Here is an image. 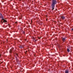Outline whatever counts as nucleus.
<instances>
[{
    "mask_svg": "<svg viewBox=\"0 0 73 73\" xmlns=\"http://www.w3.org/2000/svg\"><path fill=\"white\" fill-rule=\"evenodd\" d=\"M15 23V24H17V22H16Z\"/></svg>",
    "mask_w": 73,
    "mask_h": 73,
    "instance_id": "nucleus-9",
    "label": "nucleus"
},
{
    "mask_svg": "<svg viewBox=\"0 0 73 73\" xmlns=\"http://www.w3.org/2000/svg\"><path fill=\"white\" fill-rule=\"evenodd\" d=\"M16 55L17 56H18V54H16Z\"/></svg>",
    "mask_w": 73,
    "mask_h": 73,
    "instance_id": "nucleus-10",
    "label": "nucleus"
},
{
    "mask_svg": "<svg viewBox=\"0 0 73 73\" xmlns=\"http://www.w3.org/2000/svg\"><path fill=\"white\" fill-rule=\"evenodd\" d=\"M0 18L3 19V16L1 13H0Z\"/></svg>",
    "mask_w": 73,
    "mask_h": 73,
    "instance_id": "nucleus-3",
    "label": "nucleus"
},
{
    "mask_svg": "<svg viewBox=\"0 0 73 73\" xmlns=\"http://www.w3.org/2000/svg\"><path fill=\"white\" fill-rule=\"evenodd\" d=\"M1 56V55H0V56Z\"/></svg>",
    "mask_w": 73,
    "mask_h": 73,
    "instance_id": "nucleus-14",
    "label": "nucleus"
},
{
    "mask_svg": "<svg viewBox=\"0 0 73 73\" xmlns=\"http://www.w3.org/2000/svg\"><path fill=\"white\" fill-rule=\"evenodd\" d=\"M67 51L68 52H70V50H69V49L67 48Z\"/></svg>",
    "mask_w": 73,
    "mask_h": 73,
    "instance_id": "nucleus-7",
    "label": "nucleus"
},
{
    "mask_svg": "<svg viewBox=\"0 0 73 73\" xmlns=\"http://www.w3.org/2000/svg\"><path fill=\"white\" fill-rule=\"evenodd\" d=\"M65 38H63L62 39V40L63 41H65Z\"/></svg>",
    "mask_w": 73,
    "mask_h": 73,
    "instance_id": "nucleus-8",
    "label": "nucleus"
},
{
    "mask_svg": "<svg viewBox=\"0 0 73 73\" xmlns=\"http://www.w3.org/2000/svg\"><path fill=\"white\" fill-rule=\"evenodd\" d=\"M72 31H73V29H72Z\"/></svg>",
    "mask_w": 73,
    "mask_h": 73,
    "instance_id": "nucleus-12",
    "label": "nucleus"
},
{
    "mask_svg": "<svg viewBox=\"0 0 73 73\" xmlns=\"http://www.w3.org/2000/svg\"><path fill=\"white\" fill-rule=\"evenodd\" d=\"M13 49H14L13 48H12V49H13Z\"/></svg>",
    "mask_w": 73,
    "mask_h": 73,
    "instance_id": "nucleus-13",
    "label": "nucleus"
},
{
    "mask_svg": "<svg viewBox=\"0 0 73 73\" xmlns=\"http://www.w3.org/2000/svg\"><path fill=\"white\" fill-rule=\"evenodd\" d=\"M1 23H7V20H5L4 19H3L1 21Z\"/></svg>",
    "mask_w": 73,
    "mask_h": 73,
    "instance_id": "nucleus-2",
    "label": "nucleus"
},
{
    "mask_svg": "<svg viewBox=\"0 0 73 73\" xmlns=\"http://www.w3.org/2000/svg\"><path fill=\"white\" fill-rule=\"evenodd\" d=\"M1 63L2 64L3 63V62H2Z\"/></svg>",
    "mask_w": 73,
    "mask_h": 73,
    "instance_id": "nucleus-15",
    "label": "nucleus"
},
{
    "mask_svg": "<svg viewBox=\"0 0 73 73\" xmlns=\"http://www.w3.org/2000/svg\"><path fill=\"white\" fill-rule=\"evenodd\" d=\"M61 18L62 19V20H64V19H65V17L63 16H61Z\"/></svg>",
    "mask_w": 73,
    "mask_h": 73,
    "instance_id": "nucleus-4",
    "label": "nucleus"
},
{
    "mask_svg": "<svg viewBox=\"0 0 73 73\" xmlns=\"http://www.w3.org/2000/svg\"><path fill=\"white\" fill-rule=\"evenodd\" d=\"M57 4L56 0H52L51 4V10L53 11L55 7V5Z\"/></svg>",
    "mask_w": 73,
    "mask_h": 73,
    "instance_id": "nucleus-1",
    "label": "nucleus"
},
{
    "mask_svg": "<svg viewBox=\"0 0 73 73\" xmlns=\"http://www.w3.org/2000/svg\"><path fill=\"white\" fill-rule=\"evenodd\" d=\"M65 73H69V70H67L65 71Z\"/></svg>",
    "mask_w": 73,
    "mask_h": 73,
    "instance_id": "nucleus-5",
    "label": "nucleus"
},
{
    "mask_svg": "<svg viewBox=\"0 0 73 73\" xmlns=\"http://www.w3.org/2000/svg\"><path fill=\"white\" fill-rule=\"evenodd\" d=\"M8 25H9V26H10V25H9V24H8Z\"/></svg>",
    "mask_w": 73,
    "mask_h": 73,
    "instance_id": "nucleus-11",
    "label": "nucleus"
},
{
    "mask_svg": "<svg viewBox=\"0 0 73 73\" xmlns=\"http://www.w3.org/2000/svg\"><path fill=\"white\" fill-rule=\"evenodd\" d=\"M9 52L10 53H12V49H10Z\"/></svg>",
    "mask_w": 73,
    "mask_h": 73,
    "instance_id": "nucleus-6",
    "label": "nucleus"
}]
</instances>
